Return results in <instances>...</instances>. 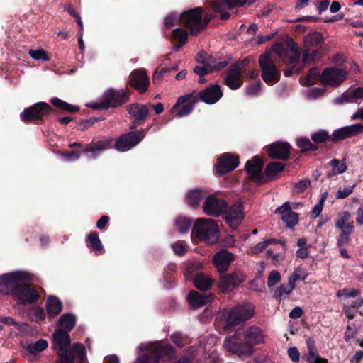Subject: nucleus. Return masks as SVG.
<instances>
[{"instance_id":"obj_1","label":"nucleus","mask_w":363,"mask_h":363,"mask_svg":"<svg viewBox=\"0 0 363 363\" xmlns=\"http://www.w3.org/2000/svg\"><path fill=\"white\" fill-rule=\"evenodd\" d=\"M286 44V48L279 43L275 44L267 52L259 57L262 77L269 84H274L279 80L280 74L274 65L275 61L279 59L291 65L298 59V47L295 42L289 39Z\"/></svg>"},{"instance_id":"obj_2","label":"nucleus","mask_w":363,"mask_h":363,"mask_svg":"<svg viewBox=\"0 0 363 363\" xmlns=\"http://www.w3.org/2000/svg\"><path fill=\"white\" fill-rule=\"evenodd\" d=\"M265 336L257 326L247 328L243 334L235 333L225 339L224 347L230 352L238 356H250L254 346L264 342Z\"/></svg>"},{"instance_id":"obj_3","label":"nucleus","mask_w":363,"mask_h":363,"mask_svg":"<svg viewBox=\"0 0 363 363\" xmlns=\"http://www.w3.org/2000/svg\"><path fill=\"white\" fill-rule=\"evenodd\" d=\"M219 228L214 220L199 218L192 228V236L208 244H214L218 239Z\"/></svg>"},{"instance_id":"obj_4","label":"nucleus","mask_w":363,"mask_h":363,"mask_svg":"<svg viewBox=\"0 0 363 363\" xmlns=\"http://www.w3.org/2000/svg\"><path fill=\"white\" fill-rule=\"evenodd\" d=\"M140 350L144 354H141L135 363H157L160 359L167 357H172L174 351L169 345L161 346L158 343H149L141 345Z\"/></svg>"},{"instance_id":"obj_5","label":"nucleus","mask_w":363,"mask_h":363,"mask_svg":"<svg viewBox=\"0 0 363 363\" xmlns=\"http://www.w3.org/2000/svg\"><path fill=\"white\" fill-rule=\"evenodd\" d=\"M30 280V275L24 271L4 274L0 276V293L13 296L20 285Z\"/></svg>"},{"instance_id":"obj_6","label":"nucleus","mask_w":363,"mask_h":363,"mask_svg":"<svg viewBox=\"0 0 363 363\" xmlns=\"http://www.w3.org/2000/svg\"><path fill=\"white\" fill-rule=\"evenodd\" d=\"M203 9L196 7L184 11L180 14L181 24L184 25L192 35H198L205 28V23L202 19Z\"/></svg>"},{"instance_id":"obj_7","label":"nucleus","mask_w":363,"mask_h":363,"mask_svg":"<svg viewBox=\"0 0 363 363\" xmlns=\"http://www.w3.org/2000/svg\"><path fill=\"white\" fill-rule=\"evenodd\" d=\"M255 314V307L250 303L238 305L233 307L227 316V326L232 327L250 319Z\"/></svg>"},{"instance_id":"obj_8","label":"nucleus","mask_w":363,"mask_h":363,"mask_svg":"<svg viewBox=\"0 0 363 363\" xmlns=\"http://www.w3.org/2000/svg\"><path fill=\"white\" fill-rule=\"evenodd\" d=\"M196 60L202 63V65H198L194 69V72L199 76V81L201 83L205 82L203 79V76L207 73L219 70L227 65L226 62H216L212 57H208L207 59L204 60L203 53H199L196 55Z\"/></svg>"},{"instance_id":"obj_9","label":"nucleus","mask_w":363,"mask_h":363,"mask_svg":"<svg viewBox=\"0 0 363 363\" xmlns=\"http://www.w3.org/2000/svg\"><path fill=\"white\" fill-rule=\"evenodd\" d=\"M129 98V92L124 90L110 89L103 95L101 108L107 109L110 107L116 108L125 103Z\"/></svg>"},{"instance_id":"obj_10","label":"nucleus","mask_w":363,"mask_h":363,"mask_svg":"<svg viewBox=\"0 0 363 363\" xmlns=\"http://www.w3.org/2000/svg\"><path fill=\"white\" fill-rule=\"evenodd\" d=\"M298 54V59L296 62H294L291 65V67L286 69L284 71V75L286 77L291 76L294 74H298L301 68L306 65H309L311 63H313L316 61H318L323 54V52L318 50H305L302 53V58H301V62L302 65H301L299 62V53Z\"/></svg>"},{"instance_id":"obj_11","label":"nucleus","mask_w":363,"mask_h":363,"mask_svg":"<svg viewBox=\"0 0 363 363\" xmlns=\"http://www.w3.org/2000/svg\"><path fill=\"white\" fill-rule=\"evenodd\" d=\"M144 130L138 133L130 132L119 137L115 142V147L119 152H126L137 145L145 137Z\"/></svg>"},{"instance_id":"obj_12","label":"nucleus","mask_w":363,"mask_h":363,"mask_svg":"<svg viewBox=\"0 0 363 363\" xmlns=\"http://www.w3.org/2000/svg\"><path fill=\"white\" fill-rule=\"evenodd\" d=\"M53 345L54 347L57 350L58 356L60 357V361L72 359V357L68 356L70 347V338L67 331L57 330L53 334Z\"/></svg>"},{"instance_id":"obj_13","label":"nucleus","mask_w":363,"mask_h":363,"mask_svg":"<svg viewBox=\"0 0 363 363\" xmlns=\"http://www.w3.org/2000/svg\"><path fill=\"white\" fill-rule=\"evenodd\" d=\"M298 203L286 201L281 206L277 208L275 213L280 215L282 221L288 228L295 226L298 222V214L292 211V209H297Z\"/></svg>"},{"instance_id":"obj_14","label":"nucleus","mask_w":363,"mask_h":363,"mask_svg":"<svg viewBox=\"0 0 363 363\" xmlns=\"http://www.w3.org/2000/svg\"><path fill=\"white\" fill-rule=\"evenodd\" d=\"M28 282H23L13 296V298L20 304H30L35 302L39 298V294L36 289L28 284Z\"/></svg>"},{"instance_id":"obj_15","label":"nucleus","mask_w":363,"mask_h":363,"mask_svg":"<svg viewBox=\"0 0 363 363\" xmlns=\"http://www.w3.org/2000/svg\"><path fill=\"white\" fill-rule=\"evenodd\" d=\"M347 75L345 69L328 68L323 72L320 78L323 84L337 86L345 80Z\"/></svg>"},{"instance_id":"obj_16","label":"nucleus","mask_w":363,"mask_h":363,"mask_svg":"<svg viewBox=\"0 0 363 363\" xmlns=\"http://www.w3.org/2000/svg\"><path fill=\"white\" fill-rule=\"evenodd\" d=\"M50 110V106L45 102H38L29 108H25L21 113V119L23 121L40 119L47 115Z\"/></svg>"},{"instance_id":"obj_17","label":"nucleus","mask_w":363,"mask_h":363,"mask_svg":"<svg viewBox=\"0 0 363 363\" xmlns=\"http://www.w3.org/2000/svg\"><path fill=\"white\" fill-rule=\"evenodd\" d=\"M245 60L236 62L228 71L225 79V83L231 89H238L242 84L241 74L245 70Z\"/></svg>"},{"instance_id":"obj_18","label":"nucleus","mask_w":363,"mask_h":363,"mask_svg":"<svg viewBox=\"0 0 363 363\" xmlns=\"http://www.w3.org/2000/svg\"><path fill=\"white\" fill-rule=\"evenodd\" d=\"M226 206L227 204L224 200L211 195L206 199L203 208L205 214L217 217L226 209Z\"/></svg>"},{"instance_id":"obj_19","label":"nucleus","mask_w":363,"mask_h":363,"mask_svg":"<svg viewBox=\"0 0 363 363\" xmlns=\"http://www.w3.org/2000/svg\"><path fill=\"white\" fill-rule=\"evenodd\" d=\"M191 95L180 96L177 104L172 108L171 114L172 117L182 118L189 115L194 107V102L190 101Z\"/></svg>"},{"instance_id":"obj_20","label":"nucleus","mask_w":363,"mask_h":363,"mask_svg":"<svg viewBox=\"0 0 363 363\" xmlns=\"http://www.w3.org/2000/svg\"><path fill=\"white\" fill-rule=\"evenodd\" d=\"M244 281V276L240 272H234L223 275L218 282L222 292L231 291Z\"/></svg>"},{"instance_id":"obj_21","label":"nucleus","mask_w":363,"mask_h":363,"mask_svg":"<svg viewBox=\"0 0 363 363\" xmlns=\"http://www.w3.org/2000/svg\"><path fill=\"white\" fill-rule=\"evenodd\" d=\"M113 145V140L111 139L104 138L97 141H93L84 149L83 152L87 154L89 160L95 159L100 153L108 148H111Z\"/></svg>"},{"instance_id":"obj_22","label":"nucleus","mask_w":363,"mask_h":363,"mask_svg":"<svg viewBox=\"0 0 363 363\" xmlns=\"http://www.w3.org/2000/svg\"><path fill=\"white\" fill-rule=\"evenodd\" d=\"M362 132L363 125L361 123L342 127L333 131L330 140L335 142L344 140L345 138L357 135Z\"/></svg>"},{"instance_id":"obj_23","label":"nucleus","mask_w":363,"mask_h":363,"mask_svg":"<svg viewBox=\"0 0 363 363\" xmlns=\"http://www.w3.org/2000/svg\"><path fill=\"white\" fill-rule=\"evenodd\" d=\"M130 83L139 92H145L150 84L145 70L138 69L132 72L130 76Z\"/></svg>"},{"instance_id":"obj_24","label":"nucleus","mask_w":363,"mask_h":363,"mask_svg":"<svg viewBox=\"0 0 363 363\" xmlns=\"http://www.w3.org/2000/svg\"><path fill=\"white\" fill-rule=\"evenodd\" d=\"M263 162L258 157H254L247 162L245 168L249 177L259 184L264 183V178L262 173Z\"/></svg>"},{"instance_id":"obj_25","label":"nucleus","mask_w":363,"mask_h":363,"mask_svg":"<svg viewBox=\"0 0 363 363\" xmlns=\"http://www.w3.org/2000/svg\"><path fill=\"white\" fill-rule=\"evenodd\" d=\"M239 165L236 156L230 153H224L220 157L217 166V171L220 174H225L233 171Z\"/></svg>"},{"instance_id":"obj_26","label":"nucleus","mask_w":363,"mask_h":363,"mask_svg":"<svg viewBox=\"0 0 363 363\" xmlns=\"http://www.w3.org/2000/svg\"><path fill=\"white\" fill-rule=\"evenodd\" d=\"M243 207L241 203L238 202L232 206L227 211L225 220L232 228H237L244 218Z\"/></svg>"},{"instance_id":"obj_27","label":"nucleus","mask_w":363,"mask_h":363,"mask_svg":"<svg viewBox=\"0 0 363 363\" xmlns=\"http://www.w3.org/2000/svg\"><path fill=\"white\" fill-rule=\"evenodd\" d=\"M291 146L288 143L275 142L268 148V154L272 158L286 160L289 157Z\"/></svg>"},{"instance_id":"obj_28","label":"nucleus","mask_w":363,"mask_h":363,"mask_svg":"<svg viewBox=\"0 0 363 363\" xmlns=\"http://www.w3.org/2000/svg\"><path fill=\"white\" fill-rule=\"evenodd\" d=\"M234 256L227 250H221L217 252L213 259V262L220 272L228 269L230 262L233 260Z\"/></svg>"},{"instance_id":"obj_29","label":"nucleus","mask_w":363,"mask_h":363,"mask_svg":"<svg viewBox=\"0 0 363 363\" xmlns=\"http://www.w3.org/2000/svg\"><path fill=\"white\" fill-rule=\"evenodd\" d=\"M199 96L206 104H213L221 98L223 93L218 85H213L201 91Z\"/></svg>"},{"instance_id":"obj_30","label":"nucleus","mask_w":363,"mask_h":363,"mask_svg":"<svg viewBox=\"0 0 363 363\" xmlns=\"http://www.w3.org/2000/svg\"><path fill=\"white\" fill-rule=\"evenodd\" d=\"M213 296L211 294L201 295L195 291H191L187 296L188 302L193 308L202 307L211 302Z\"/></svg>"},{"instance_id":"obj_31","label":"nucleus","mask_w":363,"mask_h":363,"mask_svg":"<svg viewBox=\"0 0 363 363\" xmlns=\"http://www.w3.org/2000/svg\"><path fill=\"white\" fill-rule=\"evenodd\" d=\"M128 111L135 121H143L148 115L149 108L147 105L134 104L128 106Z\"/></svg>"},{"instance_id":"obj_32","label":"nucleus","mask_w":363,"mask_h":363,"mask_svg":"<svg viewBox=\"0 0 363 363\" xmlns=\"http://www.w3.org/2000/svg\"><path fill=\"white\" fill-rule=\"evenodd\" d=\"M249 0H215L212 4V8L215 11H222L233 9L235 6H240L247 3Z\"/></svg>"},{"instance_id":"obj_33","label":"nucleus","mask_w":363,"mask_h":363,"mask_svg":"<svg viewBox=\"0 0 363 363\" xmlns=\"http://www.w3.org/2000/svg\"><path fill=\"white\" fill-rule=\"evenodd\" d=\"M351 215L348 211H342L337 214L335 219V226L341 230H354V225L350 221Z\"/></svg>"},{"instance_id":"obj_34","label":"nucleus","mask_w":363,"mask_h":363,"mask_svg":"<svg viewBox=\"0 0 363 363\" xmlns=\"http://www.w3.org/2000/svg\"><path fill=\"white\" fill-rule=\"evenodd\" d=\"M194 283L197 289L201 291H207L212 286L213 279L207 274L199 273L195 276Z\"/></svg>"},{"instance_id":"obj_35","label":"nucleus","mask_w":363,"mask_h":363,"mask_svg":"<svg viewBox=\"0 0 363 363\" xmlns=\"http://www.w3.org/2000/svg\"><path fill=\"white\" fill-rule=\"evenodd\" d=\"M62 308V303L57 297L50 296L48 298L46 304V309L50 317H54L58 315L61 312Z\"/></svg>"},{"instance_id":"obj_36","label":"nucleus","mask_w":363,"mask_h":363,"mask_svg":"<svg viewBox=\"0 0 363 363\" xmlns=\"http://www.w3.org/2000/svg\"><path fill=\"white\" fill-rule=\"evenodd\" d=\"M329 165L331 167V170L328 173V177H332L338 174H341L346 172L347 166L345 161H340L337 159H333L330 161Z\"/></svg>"},{"instance_id":"obj_37","label":"nucleus","mask_w":363,"mask_h":363,"mask_svg":"<svg viewBox=\"0 0 363 363\" xmlns=\"http://www.w3.org/2000/svg\"><path fill=\"white\" fill-rule=\"evenodd\" d=\"M48 347V341L45 339H40L35 342L28 344L26 350L30 354L37 355L47 349Z\"/></svg>"},{"instance_id":"obj_38","label":"nucleus","mask_w":363,"mask_h":363,"mask_svg":"<svg viewBox=\"0 0 363 363\" xmlns=\"http://www.w3.org/2000/svg\"><path fill=\"white\" fill-rule=\"evenodd\" d=\"M172 37L174 41L176 42L174 48L175 50H178L186 43L187 40V33L182 28H176L173 30Z\"/></svg>"},{"instance_id":"obj_39","label":"nucleus","mask_w":363,"mask_h":363,"mask_svg":"<svg viewBox=\"0 0 363 363\" xmlns=\"http://www.w3.org/2000/svg\"><path fill=\"white\" fill-rule=\"evenodd\" d=\"M284 168V165L282 162H275L269 164L265 169L266 177L272 179H274L277 174L281 172Z\"/></svg>"},{"instance_id":"obj_40","label":"nucleus","mask_w":363,"mask_h":363,"mask_svg":"<svg viewBox=\"0 0 363 363\" xmlns=\"http://www.w3.org/2000/svg\"><path fill=\"white\" fill-rule=\"evenodd\" d=\"M75 317L74 315L67 313L63 315L59 320L58 326L60 328L71 330L75 325Z\"/></svg>"},{"instance_id":"obj_41","label":"nucleus","mask_w":363,"mask_h":363,"mask_svg":"<svg viewBox=\"0 0 363 363\" xmlns=\"http://www.w3.org/2000/svg\"><path fill=\"white\" fill-rule=\"evenodd\" d=\"M68 356L72 358V363H74V358L76 356L83 363L84 361V347L82 344L75 343L73 347H69Z\"/></svg>"},{"instance_id":"obj_42","label":"nucleus","mask_w":363,"mask_h":363,"mask_svg":"<svg viewBox=\"0 0 363 363\" xmlns=\"http://www.w3.org/2000/svg\"><path fill=\"white\" fill-rule=\"evenodd\" d=\"M319 75V70L315 68H311L308 70V74L305 77L300 79V83L303 86H311L315 84V80Z\"/></svg>"},{"instance_id":"obj_43","label":"nucleus","mask_w":363,"mask_h":363,"mask_svg":"<svg viewBox=\"0 0 363 363\" xmlns=\"http://www.w3.org/2000/svg\"><path fill=\"white\" fill-rule=\"evenodd\" d=\"M203 198V194L200 190L194 189L190 191L186 197V202L191 206H197Z\"/></svg>"},{"instance_id":"obj_44","label":"nucleus","mask_w":363,"mask_h":363,"mask_svg":"<svg viewBox=\"0 0 363 363\" xmlns=\"http://www.w3.org/2000/svg\"><path fill=\"white\" fill-rule=\"evenodd\" d=\"M203 268V264L200 262H192L187 264L186 269L184 274L186 279H189L191 278L192 275L195 274H199L198 272Z\"/></svg>"},{"instance_id":"obj_45","label":"nucleus","mask_w":363,"mask_h":363,"mask_svg":"<svg viewBox=\"0 0 363 363\" xmlns=\"http://www.w3.org/2000/svg\"><path fill=\"white\" fill-rule=\"evenodd\" d=\"M175 225L180 233H185L191 226V220L186 217H179L175 220Z\"/></svg>"},{"instance_id":"obj_46","label":"nucleus","mask_w":363,"mask_h":363,"mask_svg":"<svg viewBox=\"0 0 363 363\" xmlns=\"http://www.w3.org/2000/svg\"><path fill=\"white\" fill-rule=\"evenodd\" d=\"M323 35L319 32H313L308 34L304 38V42L306 45L315 46L322 43Z\"/></svg>"},{"instance_id":"obj_47","label":"nucleus","mask_w":363,"mask_h":363,"mask_svg":"<svg viewBox=\"0 0 363 363\" xmlns=\"http://www.w3.org/2000/svg\"><path fill=\"white\" fill-rule=\"evenodd\" d=\"M88 239L91 243L92 249L96 252V254H101L103 252V245L97 233H91L88 237Z\"/></svg>"},{"instance_id":"obj_48","label":"nucleus","mask_w":363,"mask_h":363,"mask_svg":"<svg viewBox=\"0 0 363 363\" xmlns=\"http://www.w3.org/2000/svg\"><path fill=\"white\" fill-rule=\"evenodd\" d=\"M51 103L56 106L57 108L68 111L70 112H76L79 110V108L76 106H72L65 101H63L62 100L60 99L59 98H52L51 99Z\"/></svg>"},{"instance_id":"obj_49","label":"nucleus","mask_w":363,"mask_h":363,"mask_svg":"<svg viewBox=\"0 0 363 363\" xmlns=\"http://www.w3.org/2000/svg\"><path fill=\"white\" fill-rule=\"evenodd\" d=\"M170 338L172 342L179 347H183L190 342L189 337L179 332L173 333Z\"/></svg>"},{"instance_id":"obj_50","label":"nucleus","mask_w":363,"mask_h":363,"mask_svg":"<svg viewBox=\"0 0 363 363\" xmlns=\"http://www.w3.org/2000/svg\"><path fill=\"white\" fill-rule=\"evenodd\" d=\"M306 277V272L303 269L298 267L294 269L291 275L289 277V282L295 286L296 281L304 280Z\"/></svg>"},{"instance_id":"obj_51","label":"nucleus","mask_w":363,"mask_h":363,"mask_svg":"<svg viewBox=\"0 0 363 363\" xmlns=\"http://www.w3.org/2000/svg\"><path fill=\"white\" fill-rule=\"evenodd\" d=\"M294 287L295 286L289 282L287 284H282L274 291V296L281 298L284 295L289 294Z\"/></svg>"},{"instance_id":"obj_52","label":"nucleus","mask_w":363,"mask_h":363,"mask_svg":"<svg viewBox=\"0 0 363 363\" xmlns=\"http://www.w3.org/2000/svg\"><path fill=\"white\" fill-rule=\"evenodd\" d=\"M30 316L33 321L38 322L44 320L45 314L43 308L36 306L31 308Z\"/></svg>"},{"instance_id":"obj_53","label":"nucleus","mask_w":363,"mask_h":363,"mask_svg":"<svg viewBox=\"0 0 363 363\" xmlns=\"http://www.w3.org/2000/svg\"><path fill=\"white\" fill-rule=\"evenodd\" d=\"M29 55L35 60L48 61L50 60L47 52L43 49L30 50Z\"/></svg>"},{"instance_id":"obj_54","label":"nucleus","mask_w":363,"mask_h":363,"mask_svg":"<svg viewBox=\"0 0 363 363\" xmlns=\"http://www.w3.org/2000/svg\"><path fill=\"white\" fill-rule=\"evenodd\" d=\"M297 145L303 151L315 150V147L307 138H300L296 140Z\"/></svg>"},{"instance_id":"obj_55","label":"nucleus","mask_w":363,"mask_h":363,"mask_svg":"<svg viewBox=\"0 0 363 363\" xmlns=\"http://www.w3.org/2000/svg\"><path fill=\"white\" fill-rule=\"evenodd\" d=\"M353 231L341 230V233L338 236L337 245L339 247H345L350 242V235Z\"/></svg>"},{"instance_id":"obj_56","label":"nucleus","mask_w":363,"mask_h":363,"mask_svg":"<svg viewBox=\"0 0 363 363\" xmlns=\"http://www.w3.org/2000/svg\"><path fill=\"white\" fill-rule=\"evenodd\" d=\"M273 243H276V240H274V239H269V240H267L265 241H263V242H259L257 245H256L252 249V252L253 254H258L259 252H261L263 250H264L265 248H267V247L270 245V244H273Z\"/></svg>"},{"instance_id":"obj_57","label":"nucleus","mask_w":363,"mask_h":363,"mask_svg":"<svg viewBox=\"0 0 363 363\" xmlns=\"http://www.w3.org/2000/svg\"><path fill=\"white\" fill-rule=\"evenodd\" d=\"M355 184L352 186H347L342 189H338L337 191L336 198L338 199H342L347 197L350 194L353 192Z\"/></svg>"},{"instance_id":"obj_58","label":"nucleus","mask_w":363,"mask_h":363,"mask_svg":"<svg viewBox=\"0 0 363 363\" xmlns=\"http://www.w3.org/2000/svg\"><path fill=\"white\" fill-rule=\"evenodd\" d=\"M359 294V291L357 289H342L339 290L337 292V296L338 297H356Z\"/></svg>"},{"instance_id":"obj_59","label":"nucleus","mask_w":363,"mask_h":363,"mask_svg":"<svg viewBox=\"0 0 363 363\" xmlns=\"http://www.w3.org/2000/svg\"><path fill=\"white\" fill-rule=\"evenodd\" d=\"M281 280V276L278 271L274 270L272 271L267 279V285L269 287L274 286L277 283H279Z\"/></svg>"},{"instance_id":"obj_60","label":"nucleus","mask_w":363,"mask_h":363,"mask_svg":"<svg viewBox=\"0 0 363 363\" xmlns=\"http://www.w3.org/2000/svg\"><path fill=\"white\" fill-rule=\"evenodd\" d=\"M311 185L309 179L301 180L294 185V191L296 193L303 192Z\"/></svg>"},{"instance_id":"obj_61","label":"nucleus","mask_w":363,"mask_h":363,"mask_svg":"<svg viewBox=\"0 0 363 363\" xmlns=\"http://www.w3.org/2000/svg\"><path fill=\"white\" fill-rule=\"evenodd\" d=\"M164 23L167 26H172L177 23L181 24L180 15L172 13L165 18Z\"/></svg>"},{"instance_id":"obj_62","label":"nucleus","mask_w":363,"mask_h":363,"mask_svg":"<svg viewBox=\"0 0 363 363\" xmlns=\"http://www.w3.org/2000/svg\"><path fill=\"white\" fill-rule=\"evenodd\" d=\"M170 72V69L162 68L160 70H156L152 77V81L155 84H159L162 80V78L165 73Z\"/></svg>"},{"instance_id":"obj_63","label":"nucleus","mask_w":363,"mask_h":363,"mask_svg":"<svg viewBox=\"0 0 363 363\" xmlns=\"http://www.w3.org/2000/svg\"><path fill=\"white\" fill-rule=\"evenodd\" d=\"M188 247L187 245H184L182 242H175L172 245V249L176 255H183Z\"/></svg>"},{"instance_id":"obj_64","label":"nucleus","mask_w":363,"mask_h":363,"mask_svg":"<svg viewBox=\"0 0 363 363\" xmlns=\"http://www.w3.org/2000/svg\"><path fill=\"white\" fill-rule=\"evenodd\" d=\"M307 361L308 363H326L327 359L320 357L317 352H311L308 354Z\"/></svg>"}]
</instances>
